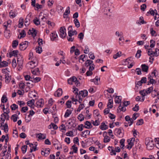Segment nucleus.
<instances>
[{
    "label": "nucleus",
    "instance_id": "obj_1",
    "mask_svg": "<svg viewBox=\"0 0 159 159\" xmlns=\"http://www.w3.org/2000/svg\"><path fill=\"white\" fill-rule=\"evenodd\" d=\"M145 143L146 145L147 148L151 150L154 147V142L151 138H146L145 140Z\"/></svg>",
    "mask_w": 159,
    "mask_h": 159
},
{
    "label": "nucleus",
    "instance_id": "obj_2",
    "mask_svg": "<svg viewBox=\"0 0 159 159\" xmlns=\"http://www.w3.org/2000/svg\"><path fill=\"white\" fill-rule=\"evenodd\" d=\"M38 64V61L36 57H34L32 58L31 61L28 63L26 65V66L29 68L33 69V68L37 66Z\"/></svg>",
    "mask_w": 159,
    "mask_h": 159
},
{
    "label": "nucleus",
    "instance_id": "obj_3",
    "mask_svg": "<svg viewBox=\"0 0 159 159\" xmlns=\"http://www.w3.org/2000/svg\"><path fill=\"white\" fill-rule=\"evenodd\" d=\"M60 36L61 38L63 39L66 37V29L65 27L63 26L60 28Z\"/></svg>",
    "mask_w": 159,
    "mask_h": 159
},
{
    "label": "nucleus",
    "instance_id": "obj_4",
    "mask_svg": "<svg viewBox=\"0 0 159 159\" xmlns=\"http://www.w3.org/2000/svg\"><path fill=\"white\" fill-rule=\"evenodd\" d=\"M17 64L20 68L23 64V59L22 56L20 54L17 56Z\"/></svg>",
    "mask_w": 159,
    "mask_h": 159
},
{
    "label": "nucleus",
    "instance_id": "obj_5",
    "mask_svg": "<svg viewBox=\"0 0 159 159\" xmlns=\"http://www.w3.org/2000/svg\"><path fill=\"white\" fill-rule=\"evenodd\" d=\"M28 42L27 41H25L22 42L19 44L20 48L21 50H25L27 47Z\"/></svg>",
    "mask_w": 159,
    "mask_h": 159
},
{
    "label": "nucleus",
    "instance_id": "obj_6",
    "mask_svg": "<svg viewBox=\"0 0 159 159\" xmlns=\"http://www.w3.org/2000/svg\"><path fill=\"white\" fill-rule=\"evenodd\" d=\"M58 35L56 31H54L50 34V40L52 41H56L57 40Z\"/></svg>",
    "mask_w": 159,
    "mask_h": 159
},
{
    "label": "nucleus",
    "instance_id": "obj_7",
    "mask_svg": "<svg viewBox=\"0 0 159 159\" xmlns=\"http://www.w3.org/2000/svg\"><path fill=\"white\" fill-rule=\"evenodd\" d=\"M4 122H3L1 124V126L0 127L1 129H3L4 131L6 133H7L8 131V126L7 123H6L4 125H3Z\"/></svg>",
    "mask_w": 159,
    "mask_h": 159
},
{
    "label": "nucleus",
    "instance_id": "obj_8",
    "mask_svg": "<svg viewBox=\"0 0 159 159\" xmlns=\"http://www.w3.org/2000/svg\"><path fill=\"white\" fill-rule=\"evenodd\" d=\"M122 128H120L119 129H115L114 132H115L119 137L121 138L123 136V134L121 132Z\"/></svg>",
    "mask_w": 159,
    "mask_h": 159
},
{
    "label": "nucleus",
    "instance_id": "obj_9",
    "mask_svg": "<svg viewBox=\"0 0 159 159\" xmlns=\"http://www.w3.org/2000/svg\"><path fill=\"white\" fill-rule=\"evenodd\" d=\"M44 104V102L43 99H40L36 102V105L38 107H41L43 106Z\"/></svg>",
    "mask_w": 159,
    "mask_h": 159
},
{
    "label": "nucleus",
    "instance_id": "obj_10",
    "mask_svg": "<svg viewBox=\"0 0 159 159\" xmlns=\"http://www.w3.org/2000/svg\"><path fill=\"white\" fill-rule=\"evenodd\" d=\"M78 95L80 97L82 96V98L88 96V92L86 90H81L80 92Z\"/></svg>",
    "mask_w": 159,
    "mask_h": 159
},
{
    "label": "nucleus",
    "instance_id": "obj_11",
    "mask_svg": "<svg viewBox=\"0 0 159 159\" xmlns=\"http://www.w3.org/2000/svg\"><path fill=\"white\" fill-rule=\"evenodd\" d=\"M62 94V89L61 88H59L54 93V95L55 96L60 97Z\"/></svg>",
    "mask_w": 159,
    "mask_h": 159
},
{
    "label": "nucleus",
    "instance_id": "obj_12",
    "mask_svg": "<svg viewBox=\"0 0 159 159\" xmlns=\"http://www.w3.org/2000/svg\"><path fill=\"white\" fill-rule=\"evenodd\" d=\"M32 73L34 75H39L40 74V71L38 68L35 69H32L31 70Z\"/></svg>",
    "mask_w": 159,
    "mask_h": 159
},
{
    "label": "nucleus",
    "instance_id": "obj_13",
    "mask_svg": "<svg viewBox=\"0 0 159 159\" xmlns=\"http://www.w3.org/2000/svg\"><path fill=\"white\" fill-rule=\"evenodd\" d=\"M28 34H32V36L34 37L36 36L37 32L36 30L34 28H32L31 30H29Z\"/></svg>",
    "mask_w": 159,
    "mask_h": 159
},
{
    "label": "nucleus",
    "instance_id": "obj_14",
    "mask_svg": "<svg viewBox=\"0 0 159 159\" xmlns=\"http://www.w3.org/2000/svg\"><path fill=\"white\" fill-rule=\"evenodd\" d=\"M9 116L8 114H2L1 115V120L4 122L5 121V119L7 120H9Z\"/></svg>",
    "mask_w": 159,
    "mask_h": 159
},
{
    "label": "nucleus",
    "instance_id": "obj_15",
    "mask_svg": "<svg viewBox=\"0 0 159 159\" xmlns=\"http://www.w3.org/2000/svg\"><path fill=\"white\" fill-rule=\"evenodd\" d=\"M32 16V13H30L26 16L25 19V25L26 26H28L30 24V22L29 21L30 20L29 18H28V17H30Z\"/></svg>",
    "mask_w": 159,
    "mask_h": 159
},
{
    "label": "nucleus",
    "instance_id": "obj_16",
    "mask_svg": "<svg viewBox=\"0 0 159 159\" xmlns=\"http://www.w3.org/2000/svg\"><path fill=\"white\" fill-rule=\"evenodd\" d=\"M76 80V78L73 76L72 77L68 79L67 80L68 84L70 85L72 84V82H75Z\"/></svg>",
    "mask_w": 159,
    "mask_h": 159
},
{
    "label": "nucleus",
    "instance_id": "obj_17",
    "mask_svg": "<svg viewBox=\"0 0 159 159\" xmlns=\"http://www.w3.org/2000/svg\"><path fill=\"white\" fill-rule=\"evenodd\" d=\"M19 52L17 50H13L12 52L9 53V56L11 57L12 56L17 57L18 55V53Z\"/></svg>",
    "mask_w": 159,
    "mask_h": 159
},
{
    "label": "nucleus",
    "instance_id": "obj_18",
    "mask_svg": "<svg viewBox=\"0 0 159 159\" xmlns=\"http://www.w3.org/2000/svg\"><path fill=\"white\" fill-rule=\"evenodd\" d=\"M34 100L32 99L28 101L27 104L31 108H34Z\"/></svg>",
    "mask_w": 159,
    "mask_h": 159
},
{
    "label": "nucleus",
    "instance_id": "obj_19",
    "mask_svg": "<svg viewBox=\"0 0 159 159\" xmlns=\"http://www.w3.org/2000/svg\"><path fill=\"white\" fill-rule=\"evenodd\" d=\"M100 128L102 130H106L108 129V126L105 124L104 122L101 123V125L99 126Z\"/></svg>",
    "mask_w": 159,
    "mask_h": 159
},
{
    "label": "nucleus",
    "instance_id": "obj_20",
    "mask_svg": "<svg viewBox=\"0 0 159 159\" xmlns=\"http://www.w3.org/2000/svg\"><path fill=\"white\" fill-rule=\"evenodd\" d=\"M16 10H11L9 12V15L11 18H13L15 17L17 13H16Z\"/></svg>",
    "mask_w": 159,
    "mask_h": 159
},
{
    "label": "nucleus",
    "instance_id": "obj_21",
    "mask_svg": "<svg viewBox=\"0 0 159 159\" xmlns=\"http://www.w3.org/2000/svg\"><path fill=\"white\" fill-rule=\"evenodd\" d=\"M142 70L143 72H147L148 69V67L146 65L144 64L141 66Z\"/></svg>",
    "mask_w": 159,
    "mask_h": 159
},
{
    "label": "nucleus",
    "instance_id": "obj_22",
    "mask_svg": "<svg viewBox=\"0 0 159 159\" xmlns=\"http://www.w3.org/2000/svg\"><path fill=\"white\" fill-rule=\"evenodd\" d=\"M77 34V32L75 30L73 31V30L70 29L68 31V34L69 37H72L74 34L76 35Z\"/></svg>",
    "mask_w": 159,
    "mask_h": 159
},
{
    "label": "nucleus",
    "instance_id": "obj_23",
    "mask_svg": "<svg viewBox=\"0 0 159 159\" xmlns=\"http://www.w3.org/2000/svg\"><path fill=\"white\" fill-rule=\"evenodd\" d=\"M72 110H70L69 109H67L65 113V115L64 116L65 118H66L67 117H68L70 115L72 111L73 110V108H72Z\"/></svg>",
    "mask_w": 159,
    "mask_h": 159
},
{
    "label": "nucleus",
    "instance_id": "obj_24",
    "mask_svg": "<svg viewBox=\"0 0 159 159\" xmlns=\"http://www.w3.org/2000/svg\"><path fill=\"white\" fill-rule=\"evenodd\" d=\"M50 152V150L46 149L44 151L43 150H42L41 151V154L42 155L45 156H47L49 154Z\"/></svg>",
    "mask_w": 159,
    "mask_h": 159
},
{
    "label": "nucleus",
    "instance_id": "obj_25",
    "mask_svg": "<svg viewBox=\"0 0 159 159\" xmlns=\"http://www.w3.org/2000/svg\"><path fill=\"white\" fill-rule=\"evenodd\" d=\"M70 7H68L65 11L64 14H63V17L65 18L66 17V16H67L69 14H70Z\"/></svg>",
    "mask_w": 159,
    "mask_h": 159
},
{
    "label": "nucleus",
    "instance_id": "obj_26",
    "mask_svg": "<svg viewBox=\"0 0 159 159\" xmlns=\"http://www.w3.org/2000/svg\"><path fill=\"white\" fill-rule=\"evenodd\" d=\"M113 100L112 99H110L108 100V102L107 104V106L108 108H111L113 107Z\"/></svg>",
    "mask_w": 159,
    "mask_h": 159
},
{
    "label": "nucleus",
    "instance_id": "obj_27",
    "mask_svg": "<svg viewBox=\"0 0 159 159\" xmlns=\"http://www.w3.org/2000/svg\"><path fill=\"white\" fill-rule=\"evenodd\" d=\"M5 79L6 83L7 84L8 83L11 79V77L9 76L8 74H7L5 75Z\"/></svg>",
    "mask_w": 159,
    "mask_h": 159
},
{
    "label": "nucleus",
    "instance_id": "obj_28",
    "mask_svg": "<svg viewBox=\"0 0 159 159\" xmlns=\"http://www.w3.org/2000/svg\"><path fill=\"white\" fill-rule=\"evenodd\" d=\"M116 98H117V99H116L115 101V102L116 103H121V100H122V97L121 96H116Z\"/></svg>",
    "mask_w": 159,
    "mask_h": 159
},
{
    "label": "nucleus",
    "instance_id": "obj_29",
    "mask_svg": "<svg viewBox=\"0 0 159 159\" xmlns=\"http://www.w3.org/2000/svg\"><path fill=\"white\" fill-rule=\"evenodd\" d=\"M10 31L9 30H5L4 32V36L7 38H8L10 37Z\"/></svg>",
    "mask_w": 159,
    "mask_h": 159
},
{
    "label": "nucleus",
    "instance_id": "obj_30",
    "mask_svg": "<svg viewBox=\"0 0 159 159\" xmlns=\"http://www.w3.org/2000/svg\"><path fill=\"white\" fill-rule=\"evenodd\" d=\"M18 118L17 115L14 114L12 115L11 117V119L14 122H16L17 121V119Z\"/></svg>",
    "mask_w": 159,
    "mask_h": 159
},
{
    "label": "nucleus",
    "instance_id": "obj_31",
    "mask_svg": "<svg viewBox=\"0 0 159 159\" xmlns=\"http://www.w3.org/2000/svg\"><path fill=\"white\" fill-rule=\"evenodd\" d=\"M93 63V61L90 60H87L85 63V65L86 67L92 65Z\"/></svg>",
    "mask_w": 159,
    "mask_h": 159
},
{
    "label": "nucleus",
    "instance_id": "obj_32",
    "mask_svg": "<svg viewBox=\"0 0 159 159\" xmlns=\"http://www.w3.org/2000/svg\"><path fill=\"white\" fill-rule=\"evenodd\" d=\"M52 115L53 116V117L54 118V121L55 123H58V118L56 116L55 114L56 113H54L52 111Z\"/></svg>",
    "mask_w": 159,
    "mask_h": 159
},
{
    "label": "nucleus",
    "instance_id": "obj_33",
    "mask_svg": "<svg viewBox=\"0 0 159 159\" xmlns=\"http://www.w3.org/2000/svg\"><path fill=\"white\" fill-rule=\"evenodd\" d=\"M32 79H33V80H32V82H34V83L38 82L40 81L41 80V78L39 77H33Z\"/></svg>",
    "mask_w": 159,
    "mask_h": 159
},
{
    "label": "nucleus",
    "instance_id": "obj_34",
    "mask_svg": "<svg viewBox=\"0 0 159 159\" xmlns=\"http://www.w3.org/2000/svg\"><path fill=\"white\" fill-rule=\"evenodd\" d=\"M53 145L55 148L57 150H60L62 148L61 145L59 143H54L53 144Z\"/></svg>",
    "mask_w": 159,
    "mask_h": 159
},
{
    "label": "nucleus",
    "instance_id": "obj_35",
    "mask_svg": "<svg viewBox=\"0 0 159 159\" xmlns=\"http://www.w3.org/2000/svg\"><path fill=\"white\" fill-rule=\"evenodd\" d=\"M74 22L75 23V26L77 28H79L80 26V23L78 19H75L74 20Z\"/></svg>",
    "mask_w": 159,
    "mask_h": 159
},
{
    "label": "nucleus",
    "instance_id": "obj_36",
    "mask_svg": "<svg viewBox=\"0 0 159 159\" xmlns=\"http://www.w3.org/2000/svg\"><path fill=\"white\" fill-rule=\"evenodd\" d=\"M148 56H154V52L152 51V48H149L148 50Z\"/></svg>",
    "mask_w": 159,
    "mask_h": 159
},
{
    "label": "nucleus",
    "instance_id": "obj_37",
    "mask_svg": "<svg viewBox=\"0 0 159 159\" xmlns=\"http://www.w3.org/2000/svg\"><path fill=\"white\" fill-rule=\"evenodd\" d=\"M153 87L151 86L148 88L146 90V93L147 94H150L151 92L153 90Z\"/></svg>",
    "mask_w": 159,
    "mask_h": 159
},
{
    "label": "nucleus",
    "instance_id": "obj_38",
    "mask_svg": "<svg viewBox=\"0 0 159 159\" xmlns=\"http://www.w3.org/2000/svg\"><path fill=\"white\" fill-rule=\"evenodd\" d=\"M121 52L120 51L118 52L116 54H115L113 55V58L114 59L117 58L118 57H120L121 56Z\"/></svg>",
    "mask_w": 159,
    "mask_h": 159
},
{
    "label": "nucleus",
    "instance_id": "obj_39",
    "mask_svg": "<svg viewBox=\"0 0 159 159\" xmlns=\"http://www.w3.org/2000/svg\"><path fill=\"white\" fill-rule=\"evenodd\" d=\"M110 148H111V153H112L113 154L115 155L116 154V152L115 149L114 150V147H112L109 146L108 147V149L109 151H111Z\"/></svg>",
    "mask_w": 159,
    "mask_h": 159
},
{
    "label": "nucleus",
    "instance_id": "obj_40",
    "mask_svg": "<svg viewBox=\"0 0 159 159\" xmlns=\"http://www.w3.org/2000/svg\"><path fill=\"white\" fill-rule=\"evenodd\" d=\"M36 52L37 53L40 54L42 51L41 47L38 46L35 48Z\"/></svg>",
    "mask_w": 159,
    "mask_h": 159
},
{
    "label": "nucleus",
    "instance_id": "obj_41",
    "mask_svg": "<svg viewBox=\"0 0 159 159\" xmlns=\"http://www.w3.org/2000/svg\"><path fill=\"white\" fill-rule=\"evenodd\" d=\"M85 125H86L87 127L89 129L92 127V126L91 123L89 121H86L84 123Z\"/></svg>",
    "mask_w": 159,
    "mask_h": 159
},
{
    "label": "nucleus",
    "instance_id": "obj_42",
    "mask_svg": "<svg viewBox=\"0 0 159 159\" xmlns=\"http://www.w3.org/2000/svg\"><path fill=\"white\" fill-rule=\"evenodd\" d=\"M27 146L26 145H25L23 146L21 148V150L22 152V153L23 154H24L26 152L27 149Z\"/></svg>",
    "mask_w": 159,
    "mask_h": 159
},
{
    "label": "nucleus",
    "instance_id": "obj_43",
    "mask_svg": "<svg viewBox=\"0 0 159 159\" xmlns=\"http://www.w3.org/2000/svg\"><path fill=\"white\" fill-rule=\"evenodd\" d=\"M73 89H74L73 91V92L75 93V94L76 95V96L75 97L76 98H77V96L79 94L78 93V89L76 88L75 87H74L73 88Z\"/></svg>",
    "mask_w": 159,
    "mask_h": 159
},
{
    "label": "nucleus",
    "instance_id": "obj_44",
    "mask_svg": "<svg viewBox=\"0 0 159 159\" xmlns=\"http://www.w3.org/2000/svg\"><path fill=\"white\" fill-rule=\"evenodd\" d=\"M7 100V99L6 95H3L2 97L1 102L2 103L6 102Z\"/></svg>",
    "mask_w": 159,
    "mask_h": 159
},
{
    "label": "nucleus",
    "instance_id": "obj_45",
    "mask_svg": "<svg viewBox=\"0 0 159 159\" xmlns=\"http://www.w3.org/2000/svg\"><path fill=\"white\" fill-rule=\"evenodd\" d=\"M141 50H138L137 52V53L135 54V57L137 58H139L141 56Z\"/></svg>",
    "mask_w": 159,
    "mask_h": 159
},
{
    "label": "nucleus",
    "instance_id": "obj_46",
    "mask_svg": "<svg viewBox=\"0 0 159 159\" xmlns=\"http://www.w3.org/2000/svg\"><path fill=\"white\" fill-rule=\"evenodd\" d=\"M18 44V42L17 40H14L12 42V46L13 48H16Z\"/></svg>",
    "mask_w": 159,
    "mask_h": 159
},
{
    "label": "nucleus",
    "instance_id": "obj_47",
    "mask_svg": "<svg viewBox=\"0 0 159 159\" xmlns=\"http://www.w3.org/2000/svg\"><path fill=\"white\" fill-rule=\"evenodd\" d=\"M66 105L67 108H71V101L70 100L67 101L66 103Z\"/></svg>",
    "mask_w": 159,
    "mask_h": 159
},
{
    "label": "nucleus",
    "instance_id": "obj_48",
    "mask_svg": "<svg viewBox=\"0 0 159 159\" xmlns=\"http://www.w3.org/2000/svg\"><path fill=\"white\" fill-rule=\"evenodd\" d=\"M93 114L94 117H98L100 115L99 111L98 110H94Z\"/></svg>",
    "mask_w": 159,
    "mask_h": 159
},
{
    "label": "nucleus",
    "instance_id": "obj_49",
    "mask_svg": "<svg viewBox=\"0 0 159 159\" xmlns=\"http://www.w3.org/2000/svg\"><path fill=\"white\" fill-rule=\"evenodd\" d=\"M20 37H19V36H18V38H19L21 39V38H24L25 37L26 35L25 30H23L20 33Z\"/></svg>",
    "mask_w": 159,
    "mask_h": 159
},
{
    "label": "nucleus",
    "instance_id": "obj_50",
    "mask_svg": "<svg viewBox=\"0 0 159 159\" xmlns=\"http://www.w3.org/2000/svg\"><path fill=\"white\" fill-rule=\"evenodd\" d=\"M52 127L53 129H57L58 128V127L57 125L53 123H51L50 124V129H51Z\"/></svg>",
    "mask_w": 159,
    "mask_h": 159
},
{
    "label": "nucleus",
    "instance_id": "obj_51",
    "mask_svg": "<svg viewBox=\"0 0 159 159\" xmlns=\"http://www.w3.org/2000/svg\"><path fill=\"white\" fill-rule=\"evenodd\" d=\"M11 108L12 110H15L18 108V106L15 104H13L11 106Z\"/></svg>",
    "mask_w": 159,
    "mask_h": 159
},
{
    "label": "nucleus",
    "instance_id": "obj_52",
    "mask_svg": "<svg viewBox=\"0 0 159 159\" xmlns=\"http://www.w3.org/2000/svg\"><path fill=\"white\" fill-rule=\"evenodd\" d=\"M143 119H140L138 120L136 125H141L143 124Z\"/></svg>",
    "mask_w": 159,
    "mask_h": 159
},
{
    "label": "nucleus",
    "instance_id": "obj_53",
    "mask_svg": "<svg viewBox=\"0 0 159 159\" xmlns=\"http://www.w3.org/2000/svg\"><path fill=\"white\" fill-rule=\"evenodd\" d=\"M8 63L6 61H3L0 65L2 67H6L8 66Z\"/></svg>",
    "mask_w": 159,
    "mask_h": 159
},
{
    "label": "nucleus",
    "instance_id": "obj_54",
    "mask_svg": "<svg viewBox=\"0 0 159 159\" xmlns=\"http://www.w3.org/2000/svg\"><path fill=\"white\" fill-rule=\"evenodd\" d=\"M71 149H73V152L75 153H76L78 151V148L76 147V145L75 144H74L72 147Z\"/></svg>",
    "mask_w": 159,
    "mask_h": 159
},
{
    "label": "nucleus",
    "instance_id": "obj_55",
    "mask_svg": "<svg viewBox=\"0 0 159 159\" xmlns=\"http://www.w3.org/2000/svg\"><path fill=\"white\" fill-rule=\"evenodd\" d=\"M110 138L108 136H106L104 137L103 142L104 143H107L110 141Z\"/></svg>",
    "mask_w": 159,
    "mask_h": 159
},
{
    "label": "nucleus",
    "instance_id": "obj_56",
    "mask_svg": "<svg viewBox=\"0 0 159 159\" xmlns=\"http://www.w3.org/2000/svg\"><path fill=\"white\" fill-rule=\"evenodd\" d=\"M150 33L152 36H156L157 34L155 35L156 34V31L153 30V28H150Z\"/></svg>",
    "mask_w": 159,
    "mask_h": 159
},
{
    "label": "nucleus",
    "instance_id": "obj_57",
    "mask_svg": "<svg viewBox=\"0 0 159 159\" xmlns=\"http://www.w3.org/2000/svg\"><path fill=\"white\" fill-rule=\"evenodd\" d=\"M93 125L94 126H98L99 125L100 122L98 120H96L95 121L92 120Z\"/></svg>",
    "mask_w": 159,
    "mask_h": 159
},
{
    "label": "nucleus",
    "instance_id": "obj_58",
    "mask_svg": "<svg viewBox=\"0 0 159 159\" xmlns=\"http://www.w3.org/2000/svg\"><path fill=\"white\" fill-rule=\"evenodd\" d=\"M19 24L20 25V26H19L20 28H21L23 25L24 19L20 18L19 20Z\"/></svg>",
    "mask_w": 159,
    "mask_h": 159
},
{
    "label": "nucleus",
    "instance_id": "obj_59",
    "mask_svg": "<svg viewBox=\"0 0 159 159\" xmlns=\"http://www.w3.org/2000/svg\"><path fill=\"white\" fill-rule=\"evenodd\" d=\"M84 104H80L79 105L77 111L78 112H80L81 110L84 107Z\"/></svg>",
    "mask_w": 159,
    "mask_h": 159
},
{
    "label": "nucleus",
    "instance_id": "obj_60",
    "mask_svg": "<svg viewBox=\"0 0 159 159\" xmlns=\"http://www.w3.org/2000/svg\"><path fill=\"white\" fill-rule=\"evenodd\" d=\"M25 80H30L31 81L32 80V77H31L29 75H26L25 76Z\"/></svg>",
    "mask_w": 159,
    "mask_h": 159
},
{
    "label": "nucleus",
    "instance_id": "obj_61",
    "mask_svg": "<svg viewBox=\"0 0 159 159\" xmlns=\"http://www.w3.org/2000/svg\"><path fill=\"white\" fill-rule=\"evenodd\" d=\"M78 119L81 121H83L84 120L83 115L82 114H80L78 116Z\"/></svg>",
    "mask_w": 159,
    "mask_h": 159
},
{
    "label": "nucleus",
    "instance_id": "obj_62",
    "mask_svg": "<svg viewBox=\"0 0 159 159\" xmlns=\"http://www.w3.org/2000/svg\"><path fill=\"white\" fill-rule=\"evenodd\" d=\"M12 65L14 68H15L17 65V64L16 61V60L15 58H14L12 61Z\"/></svg>",
    "mask_w": 159,
    "mask_h": 159
},
{
    "label": "nucleus",
    "instance_id": "obj_63",
    "mask_svg": "<svg viewBox=\"0 0 159 159\" xmlns=\"http://www.w3.org/2000/svg\"><path fill=\"white\" fill-rule=\"evenodd\" d=\"M139 107L138 104H136L135 105V107L133 108L132 110L133 111H135L137 112L139 110Z\"/></svg>",
    "mask_w": 159,
    "mask_h": 159
},
{
    "label": "nucleus",
    "instance_id": "obj_64",
    "mask_svg": "<svg viewBox=\"0 0 159 159\" xmlns=\"http://www.w3.org/2000/svg\"><path fill=\"white\" fill-rule=\"evenodd\" d=\"M66 135L67 136H69L70 137H73L74 136L73 132L72 131H69L68 132H67L66 134Z\"/></svg>",
    "mask_w": 159,
    "mask_h": 159
}]
</instances>
